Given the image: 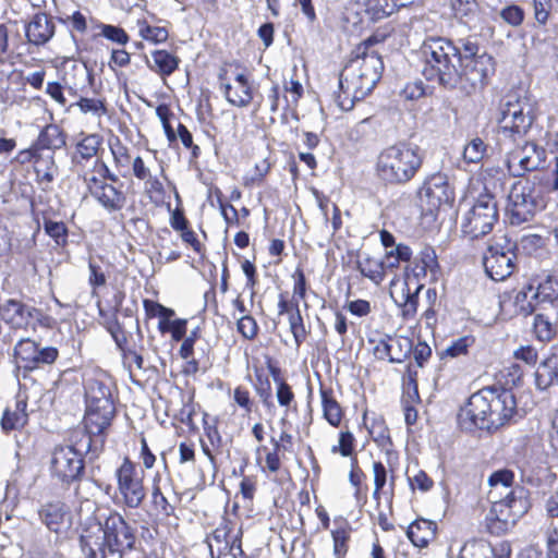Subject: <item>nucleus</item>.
<instances>
[{"instance_id": "nucleus-1", "label": "nucleus", "mask_w": 558, "mask_h": 558, "mask_svg": "<svg viewBox=\"0 0 558 558\" xmlns=\"http://www.w3.org/2000/svg\"><path fill=\"white\" fill-rule=\"evenodd\" d=\"M460 44L457 47L442 37L425 39L420 49L422 74L427 81L446 88L472 94L483 88L494 74L495 62L490 54L480 53L475 41L468 38Z\"/></svg>"}, {"instance_id": "nucleus-2", "label": "nucleus", "mask_w": 558, "mask_h": 558, "mask_svg": "<svg viewBox=\"0 0 558 558\" xmlns=\"http://www.w3.org/2000/svg\"><path fill=\"white\" fill-rule=\"evenodd\" d=\"M535 108L536 102L525 93H509L500 104L499 134L504 141L517 144V147L508 151L506 159L508 170L513 177L536 170L545 161V149L534 142L519 145L535 120Z\"/></svg>"}, {"instance_id": "nucleus-3", "label": "nucleus", "mask_w": 558, "mask_h": 558, "mask_svg": "<svg viewBox=\"0 0 558 558\" xmlns=\"http://www.w3.org/2000/svg\"><path fill=\"white\" fill-rule=\"evenodd\" d=\"M135 529L118 511L83 529L80 546L85 558H122L133 549Z\"/></svg>"}, {"instance_id": "nucleus-4", "label": "nucleus", "mask_w": 558, "mask_h": 558, "mask_svg": "<svg viewBox=\"0 0 558 558\" xmlns=\"http://www.w3.org/2000/svg\"><path fill=\"white\" fill-rule=\"evenodd\" d=\"M517 402L508 389L484 388L473 393L459 413L462 428L498 429L511 420Z\"/></svg>"}, {"instance_id": "nucleus-5", "label": "nucleus", "mask_w": 558, "mask_h": 558, "mask_svg": "<svg viewBox=\"0 0 558 558\" xmlns=\"http://www.w3.org/2000/svg\"><path fill=\"white\" fill-rule=\"evenodd\" d=\"M423 159V153L417 145L405 142L390 145L377 157V177L386 184L408 183L422 167Z\"/></svg>"}, {"instance_id": "nucleus-6", "label": "nucleus", "mask_w": 558, "mask_h": 558, "mask_svg": "<svg viewBox=\"0 0 558 558\" xmlns=\"http://www.w3.org/2000/svg\"><path fill=\"white\" fill-rule=\"evenodd\" d=\"M85 430L89 435L102 434L111 424L116 409L110 379L104 374L85 379Z\"/></svg>"}, {"instance_id": "nucleus-7", "label": "nucleus", "mask_w": 558, "mask_h": 558, "mask_svg": "<svg viewBox=\"0 0 558 558\" xmlns=\"http://www.w3.org/2000/svg\"><path fill=\"white\" fill-rule=\"evenodd\" d=\"M492 508L486 517L487 529L493 534H504L515 525L530 509L526 490L517 486L505 497L492 499Z\"/></svg>"}, {"instance_id": "nucleus-8", "label": "nucleus", "mask_w": 558, "mask_h": 558, "mask_svg": "<svg viewBox=\"0 0 558 558\" xmlns=\"http://www.w3.org/2000/svg\"><path fill=\"white\" fill-rule=\"evenodd\" d=\"M92 436L87 432H75L72 439H80L75 440L74 445L54 448L50 463L53 476L65 483L81 477L84 471L83 456L90 450Z\"/></svg>"}, {"instance_id": "nucleus-9", "label": "nucleus", "mask_w": 558, "mask_h": 558, "mask_svg": "<svg viewBox=\"0 0 558 558\" xmlns=\"http://www.w3.org/2000/svg\"><path fill=\"white\" fill-rule=\"evenodd\" d=\"M544 207L542 190L529 180L515 182L508 195V213L511 225L530 221Z\"/></svg>"}, {"instance_id": "nucleus-10", "label": "nucleus", "mask_w": 558, "mask_h": 558, "mask_svg": "<svg viewBox=\"0 0 558 558\" xmlns=\"http://www.w3.org/2000/svg\"><path fill=\"white\" fill-rule=\"evenodd\" d=\"M498 220L497 202L492 194H481L463 215L461 230L471 239L489 233Z\"/></svg>"}, {"instance_id": "nucleus-11", "label": "nucleus", "mask_w": 558, "mask_h": 558, "mask_svg": "<svg viewBox=\"0 0 558 558\" xmlns=\"http://www.w3.org/2000/svg\"><path fill=\"white\" fill-rule=\"evenodd\" d=\"M114 476L120 502L130 509L138 508L146 497L144 471L125 457L121 465L116 470Z\"/></svg>"}, {"instance_id": "nucleus-12", "label": "nucleus", "mask_w": 558, "mask_h": 558, "mask_svg": "<svg viewBox=\"0 0 558 558\" xmlns=\"http://www.w3.org/2000/svg\"><path fill=\"white\" fill-rule=\"evenodd\" d=\"M384 36L373 35L361 43L352 52V58L348 61L353 66V71L364 73L366 84H377L384 71V62L376 45L381 44Z\"/></svg>"}, {"instance_id": "nucleus-13", "label": "nucleus", "mask_w": 558, "mask_h": 558, "mask_svg": "<svg viewBox=\"0 0 558 558\" xmlns=\"http://www.w3.org/2000/svg\"><path fill=\"white\" fill-rule=\"evenodd\" d=\"M0 317L14 329H34L36 325L51 327L53 322L40 310L15 300H9L0 306Z\"/></svg>"}, {"instance_id": "nucleus-14", "label": "nucleus", "mask_w": 558, "mask_h": 558, "mask_svg": "<svg viewBox=\"0 0 558 558\" xmlns=\"http://www.w3.org/2000/svg\"><path fill=\"white\" fill-rule=\"evenodd\" d=\"M364 73L353 71V66L347 63L339 75V93L336 96L338 106L345 111L354 107L356 100L366 97L376 84H366Z\"/></svg>"}, {"instance_id": "nucleus-15", "label": "nucleus", "mask_w": 558, "mask_h": 558, "mask_svg": "<svg viewBox=\"0 0 558 558\" xmlns=\"http://www.w3.org/2000/svg\"><path fill=\"white\" fill-rule=\"evenodd\" d=\"M513 246L505 236L488 246L483 264L486 274L493 280L502 281L513 272L515 258Z\"/></svg>"}, {"instance_id": "nucleus-16", "label": "nucleus", "mask_w": 558, "mask_h": 558, "mask_svg": "<svg viewBox=\"0 0 558 558\" xmlns=\"http://www.w3.org/2000/svg\"><path fill=\"white\" fill-rule=\"evenodd\" d=\"M14 356L24 368L34 369L40 364H51L58 357V350L53 347L39 348L31 339L20 340L14 348Z\"/></svg>"}, {"instance_id": "nucleus-17", "label": "nucleus", "mask_w": 558, "mask_h": 558, "mask_svg": "<svg viewBox=\"0 0 558 558\" xmlns=\"http://www.w3.org/2000/svg\"><path fill=\"white\" fill-rule=\"evenodd\" d=\"M220 88L229 104L246 107L253 99V85L245 72H235L229 77L220 76Z\"/></svg>"}, {"instance_id": "nucleus-18", "label": "nucleus", "mask_w": 558, "mask_h": 558, "mask_svg": "<svg viewBox=\"0 0 558 558\" xmlns=\"http://www.w3.org/2000/svg\"><path fill=\"white\" fill-rule=\"evenodd\" d=\"M538 303L539 300L535 292V287L533 284H526L519 291L514 292L513 295L508 294L501 296L499 305L505 315L527 316L535 311Z\"/></svg>"}, {"instance_id": "nucleus-19", "label": "nucleus", "mask_w": 558, "mask_h": 558, "mask_svg": "<svg viewBox=\"0 0 558 558\" xmlns=\"http://www.w3.org/2000/svg\"><path fill=\"white\" fill-rule=\"evenodd\" d=\"M420 195L422 199H426L430 209L448 204L454 197L453 187L449 183L448 177L444 173L430 175L421 189Z\"/></svg>"}, {"instance_id": "nucleus-20", "label": "nucleus", "mask_w": 558, "mask_h": 558, "mask_svg": "<svg viewBox=\"0 0 558 558\" xmlns=\"http://www.w3.org/2000/svg\"><path fill=\"white\" fill-rule=\"evenodd\" d=\"M413 342L404 336H386L374 348L379 360L387 359L390 363H402L412 352Z\"/></svg>"}, {"instance_id": "nucleus-21", "label": "nucleus", "mask_w": 558, "mask_h": 558, "mask_svg": "<svg viewBox=\"0 0 558 558\" xmlns=\"http://www.w3.org/2000/svg\"><path fill=\"white\" fill-rule=\"evenodd\" d=\"M54 32V23L46 13L35 14L25 27L28 43L35 46L48 43L53 37Z\"/></svg>"}, {"instance_id": "nucleus-22", "label": "nucleus", "mask_w": 558, "mask_h": 558, "mask_svg": "<svg viewBox=\"0 0 558 558\" xmlns=\"http://www.w3.org/2000/svg\"><path fill=\"white\" fill-rule=\"evenodd\" d=\"M83 171V180L87 186L90 195L98 189L105 181L116 183L119 181L118 175L112 173L108 166L99 158L93 160V168L90 170Z\"/></svg>"}, {"instance_id": "nucleus-23", "label": "nucleus", "mask_w": 558, "mask_h": 558, "mask_svg": "<svg viewBox=\"0 0 558 558\" xmlns=\"http://www.w3.org/2000/svg\"><path fill=\"white\" fill-rule=\"evenodd\" d=\"M436 531L435 522L420 519L408 526L407 536L415 547L425 548L435 538Z\"/></svg>"}, {"instance_id": "nucleus-24", "label": "nucleus", "mask_w": 558, "mask_h": 558, "mask_svg": "<svg viewBox=\"0 0 558 558\" xmlns=\"http://www.w3.org/2000/svg\"><path fill=\"white\" fill-rule=\"evenodd\" d=\"M92 196L108 211L121 210L126 202L124 193L106 181Z\"/></svg>"}, {"instance_id": "nucleus-25", "label": "nucleus", "mask_w": 558, "mask_h": 558, "mask_svg": "<svg viewBox=\"0 0 558 558\" xmlns=\"http://www.w3.org/2000/svg\"><path fill=\"white\" fill-rule=\"evenodd\" d=\"M453 16L470 29L480 21V5L476 0H450Z\"/></svg>"}, {"instance_id": "nucleus-26", "label": "nucleus", "mask_w": 558, "mask_h": 558, "mask_svg": "<svg viewBox=\"0 0 558 558\" xmlns=\"http://www.w3.org/2000/svg\"><path fill=\"white\" fill-rule=\"evenodd\" d=\"M101 143L102 138L98 134L86 135L77 143L76 151L73 156V162L78 170H83L85 168V162H88L96 157Z\"/></svg>"}, {"instance_id": "nucleus-27", "label": "nucleus", "mask_w": 558, "mask_h": 558, "mask_svg": "<svg viewBox=\"0 0 558 558\" xmlns=\"http://www.w3.org/2000/svg\"><path fill=\"white\" fill-rule=\"evenodd\" d=\"M514 482V474L512 471L508 469H501L496 472H494L488 477V485H489V492H488V499H497L502 498L505 495L515 487H512V484Z\"/></svg>"}, {"instance_id": "nucleus-28", "label": "nucleus", "mask_w": 558, "mask_h": 558, "mask_svg": "<svg viewBox=\"0 0 558 558\" xmlns=\"http://www.w3.org/2000/svg\"><path fill=\"white\" fill-rule=\"evenodd\" d=\"M26 408L25 400H17L13 410L7 409L1 420L3 430L10 432L24 427L28 421Z\"/></svg>"}, {"instance_id": "nucleus-29", "label": "nucleus", "mask_w": 558, "mask_h": 558, "mask_svg": "<svg viewBox=\"0 0 558 558\" xmlns=\"http://www.w3.org/2000/svg\"><path fill=\"white\" fill-rule=\"evenodd\" d=\"M357 269L363 277L375 284H380L386 276L384 260L368 255L362 256L357 260Z\"/></svg>"}, {"instance_id": "nucleus-30", "label": "nucleus", "mask_w": 558, "mask_h": 558, "mask_svg": "<svg viewBox=\"0 0 558 558\" xmlns=\"http://www.w3.org/2000/svg\"><path fill=\"white\" fill-rule=\"evenodd\" d=\"M65 145V135L56 124H49L43 129L37 142V149H60Z\"/></svg>"}, {"instance_id": "nucleus-31", "label": "nucleus", "mask_w": 558, "mask_h": 558, "mask_svg": "<svg viewBox=\"0 0 558 558\" xmlns=\"http://www.w3.org/2000/svg\"><path fill=\"white\" fill-rule=\"evenodd\" d=\"M39 515L49 530L58 532L64 522L65 507L59 501L50 502L43 506Z\"/></svg>"}, {"instance_id": "nucleus-32", "label": "nucleus", "mask_w": 558, "mask_h": 558, "mask_svg": "<svg viewBox=\"0 0 558 558\" xmlns=\"http://www.w3.org/2000/svg\"><path fill=\"white\" fill-rule=\"evenodd\" d=\"M153 64L149 68L162 76L171 75L179 65V59L166 50H155L151 53Z\"/></svg>"}, {"instance_id": "nucleus-33", "label": "nucleus", "mask_w": 558, "mask_h": 558, "mask_svg": "<svg viewBox=\"0 0 558 558\" xmlns=\"http://www.w3.org/2000/svg\"><path fill=\"white\" fill-rule=\"evenodd\" d=\"M546 547V557L539 549L527 547L520 551L517 558H558V525L547 532Z\"/></svg>"}, {"instance_id": "nucleus-34", "label": "nucleus", "mask_w": 558, "mask_h": 558, "mask_svg": "<svg viewBox=\"0 0 558 558\" xmlns=\"http://www.w3.org/2000/svg\"><path fill=\"white\" fill-rule=\"evenodd\" d=\"M322 405L324 417L331 426H339L342 418V410L340 404L332 397V392L320 389Z\"/></svg>"}, {"instance_id": "nucleus-35", "label": "nucleus", "mask_w": 558, "mask_h": 558, "mask_svg": "<svg viewBox=\"0 0 558 558\" xmlns=\"http://www.w3.org/2000/svg\"><path fill=\"white\" fill-rule=\"evenodd\" d=\"M133 174L136 179L145 181L150 190L160 192L162 184L157 177H154L148 166H146L144 159L140 156L134 158L132 163Z\"/></svg>"}, {"instance_id": "nucleus-36", "label": "nucleus", "mask_w": 558, "mask_h": 558, "mask_svg": "<svg viewBox=\"0 0 558 558\" xmlns=\"http://www.w3.org/2000/svg\"><path fill=\"white\" fill-rule=\"evenodd\" d=\"M459 558H494V549L485 541H471L462 546Z\"/></svg>"}, {"instance_id": "nucleus-37", "label": "nucleus", "mask_w": 558, "mask_h": 558, "mask_svg": "<svg viewBox=\"0 0 558 558\" xmlns=\"http://www.w3.org/2000/svg\"><path fill=\"white\" fill-rule=\"evenodd\" d=\"M537 298L542 302H554L558 299V274L548 275L535 287Z\"/></svg>"}, {"instance_id": "nucleus-38", "label": "nucleus", "mask_w": 558, "mask_h": 558, "mask_svg": "<svg viewBox=\"0 0 558 558\" xmlns=\"http://www.w3.org/2000/svg\"><path fill=\"white\" fill-rule=\"evenodd\" d=\"M137 26L140 36L151 44H162L169 37V33L165 27L151 26L145 20H138Z\"/></svg>"}, {"instance_id": "nucleus-39", "label": "nucleus", "mask_w": 558, "mask_h": 558, "mask_svg": "<svg viewBox=\"0 0 558 558\" xmlns=\"http://www.w3.org/2000/svg\"><path fill=\"white\" fill-rule=\"evenodd\" d=\"M288 323L290 331L293 335L295 345L299 348L307 337V330L305 328L300 307L291 311L288 315Z\"/></svg>"}, {"instance_id": "nucleus-40", "label": "nucleus", "mask_w": 558, "mask_h": 558, "mask_svg": "<svg viewBox=\"0 0 558 558\" xmlns=\"http://www.w3.org/2000/svg\"><path fill=\"white\" fill-rule=\"evenodd\" d=\"M412 256V250L404 244H398L390 251L386 252L385 256V271L389 268H396L400 262H409Z\"/></svg>"}, {"instance_id": "nucleus-41", "label": "nucleus", "mask_w": 558, "mask_h": 558, "mask_svg": "<svg viewBox=\"0 0 558 558\" xmlns=\"http://www.w3.org/2000/svg\"><path fill=\"white\" fill-rule=\"evenodd\" d=\"M335 558H344L349 550L350 527L341 526L331 531Z\"/></svg>"}, {"instance_id": "nucleus-42", "label": "nucleus", "mask_w": 558, "mask_h": 558, "mask_svg": "<svg viewBox=\"0 0 558 558\" xmlns=\"http://www.w3.org/2000/svg\"><path fill=\"white\" fill-rule=\"evenodd\" d=\"M229 530L227 525H221L217 527L211 536L209 537V549L211 555H214V547L216 546L218 555H226L231 550V546L228 541Z\"/></svg>"}, {"instance_id": "nucleus-43", "label": "nucleus", "mask_w": 558, "mask_h": 558, "mask_svg": "<svg viewBox=\"0 0 558 558\" xmlns=\"http://www.w3.org/2000/svg\"><path fill=\"white\" fill-rule=\"evenodd\" d=\"M533 331L538 340L548 341L555 335V327L547 316L537 314L533 320Z\"/></svg>"}, {"instance_id": "nucleus-44", "label": "nucleus", "mask_w": 558, "mask_h": 558, "mask_svg": "<svg viewBox=\"0 0 558 558\" xmlns=\"http://www.w3.org/2000/svg\"><path fill=\"white\" fill-rule=\"evenodd\" d=\"M485 143L481 138L475 137L465 145L463 150V159L466 162H480L485 156Z\"/></svg>"}, {"instance_id": "nucleus-45", "label": "nucleus", "mask_w": 558, "mask_h": 558, "mask_svg": "<svg viewBox=\"0 0 558 558\" xmlns=\"http://www.w3.org/2000/svg\"><path fill=\"white\" fill-rule=\"evenodd\" d=\"M373 474H374V492H373V498L379 502L380 495L383 493V489L387 483L388 480V473L386 466L379 462L376 461L373 463Z\"/></svg>"}, {"instance_id": "nucleus-46", "label": "nucleus", "mask_w": 558, "mask_h": 558, "mask_svg": "<svg viewBox=\"0 0 558 558\" xmlns=\"http://www.w3.org/2000/svg\"><path fill=\"white\" fill-rule=\"evenodd\" d=\"M151 502L155 509L163 515L169 517L174 512V507L168 501L161 492L160 486L156 482L154 483L151 490Z\"/></svg>"}, {"instance_id": "nucleus-47", "label": "nucleus", "mask_w": 558, "mask_h": 558, "mask_svg": "<svg viewBox=\"0 0 558 558\" xmlns=\"http://www.w3.org/2000/svg\"><path fill=\"white\" fill-rule=\"evenodd\" d=\"M99 27L100 35L112 43L125 45L129 41V35L119 26L101 24Z\"/></svg>"}, {"instance_id": "nucleus-48", "label": "nucleus", "mask_w": 558, "mask_h": 558, "mask_svg": "<svg viewBox=\"0 0 558 558\" xmlns=\"http://www.w3.org/2000/svg\"><path fill=\"white\" fill-rule=\"evenodd\" d=\"M474 339L472 337H461L448 345L442 352L441 356L458 357L465 355L468 349L473 344Z\"/></svg>"}, {"instance_id": "nucleus-49", "label": "nucleus", "mask_w": 558, "mask_h": 558, "mask_svg": "<svg viewBox=\"0 0 558 558\" xmlns=\"http://www.w3.org/2000/svg\"><path fill=\"white\" fill-rule=\"evenodd\" d=\"M44 228L46 233L51 236L58 245L66 242L68 230L63 222L45 220Z\"/></svg>"}, {"instance_id": "nucleus-50", "label": "nucleus", "mask_w": 558, "mask_h": 558, "mask_svg": "<svg viewBox=\"0 0 558 558\" xmlns=\"http://www.w3.org/2000/svg\"><path fill=\"white\" fill-rule=\"evenodd\" d=\"M238 331L245 338V339H254L258 331V326L256 320L251 315H242L238 318Z\"/></svg>"}, {"instance_id": "nucleus-51", "label": "nucleus", "mask_w": 558, "mask_h": 558, "mask_svg": "<svg viewBox=\"0 0 558 558\" xmlns=\"http://www.w3.org/2000/svg\"><path fill=\"white\" fill-rule=\"evenodd\" d=\"M75 105L83 113H93L100 117L106 112L104 102L96 98L82 97Z\"/></svg>"}, {"instance_id": "nucleus-52", "label": "nucleus", "mask_w": 558, "mask_h": 558, "mask_svg": "<svg viewBox=\"0 0 558 558\" xmlns=\"http://www.w3.org/2000/svg\"><path fill=\"white\" fill-rule=\"evenodd\" d=\"M500 17L511 26H519L524 20V11L519 5L511 4L500 11Z\"/></svg>"}, {"instance_id": "nucleus-53", "label": "nucleus", "mask_w": 558, "mask_h": 558, "mask_svg": "<svg viewBox=\"0 0 558 558\" xmlns=\"http://www.w3.org/2000/svg\"><path fill=\"white\" fill-rule=\"evenodd\" d=\"M277 383L276 397L281 407L289 408L294 401V393L291 387L282 379L275 378Z\"/></svg>"}, {"instance_id": "nucleus-54", "label": "nucleus", "mask_w": 558, "mask_h": 558, "mask_svg": "<svg viewBox=\"0 0 558 558\" xmlns=\"http://www.w3.org/2000/svg\"><path fill=\"white\" fill-rule=\"evenodd\" d=\"M405 288H402L401 301L395 299L396 303L402 306V314L405 317L413 316L416 313L417 296L416 293L411 294L409 291L404 293Z\"/></svg>"}, {"instance_id": "nucleus-55", "label": "nucleus", "mask_w": 558, "mask_h": 558, "mask_svg": "<svg viewBox=\"0 0 558 558\" xmlns=\"http://www.w3.org/2000/svg\"><path fill=\"white\" fill-rule=\"evenodd\" d=\"M421 262L423 264L422 270L426 274L429 271L435 275L438 269V262L435 251L432 247H426L421 252Z\"/></svg>"}, {"instance_id": "nucleus-56", "label": "nucleus", "mask_w": 558, "mask_h": 558, "mask_svg": "<svg viewBox=\"0 0 558 558\" xmlns=\"http://www.w3.org/2000/svg\"><path fill=\"white\" fill-rule=\"evenodd\" d=\"M534 17L539 24H546L551 11V0H533Z\"/></svg>"}, {"instance_id": "nucleus-57", "label": "nucleus", "mask_w": 558, "mask_h": 558, "mask_svg": "<svg viewBox=\"0 0 558 558\" xmlns=\"http://www.w3.org/2000/svg\"><path fill=\"white\" fill-rule=\"evenodd\" d=\"M354 437L350 432H341L339 436V445L333 446L332 452H340L343 457L351 456L353 451Z\"/></svg>"}, {"instance_id": "nucleus-58", "label": "nucleus", "mask_w": 558, "mask_h": 558, "mask_svg": "<svg viewBox=\"0 0 558 558\" xmlns=\"http://www.w3.org/2000/svg\"><path fill=\"white\" fill-rule=\"evenodd\" d=\"M409 482L412 488H418L422 492H428L434 485L433 480L421 470L412 477H409Z\"/></svg>"}, {"instance_id": "nucleus-59", "label": "nucleus", "mask_w": 558, "mask_h": 558, "mask_svg": "<svg viewBox=\"0 0 558 558\" xmlns=\"http://www.w3.org/2000/svg\"><path fill=\"white\" fill-rule=\"evenodd\" d=\"M514 357L532 366L537 362V351L531 345L520 347L514 351Z\"/></svg>"}, {"instance_id": "nucleus-60", "label": "nucleus", "mask_w": 558, "mask_h": 558, "mask_svg": "<svg viewBox=\"0 0 558 558\" xmlns=\"http://www.w3.org/2000/svg\"><path fill=\"white\" fill-rule=\"evenodd\" d=\"M373 9L384 16L391 15L400 5L397 0H372Z\"/></svg>"}, {"instance_id": "nucleus-61", "label": "nucleus", "mask_w": 558, "mask_h": 558, "mask_svg": "<svg viewBox=\"0 0 558 558\" xmlns=\"http://www.w3.org/2000/svg\"><path fill=\"white\" fill-rule=\"evenodd\" d=\"M271 441L274 442L275 448H274V451L268 452L266 454L265 462H266V468L271 473H276L280 469V465H281L279 456H278V450L280 449V444L278 441H276L275 438H271Z\"/></svg>"}, {"instance_id": "nucleus-62", "label": "nucleus", "mask_w": 558, "mask_h": 558, "mask_svg": "<svg viewBox=\"0 0 558 558\" xmlns=\"http://www.w3.org/2000/svg\"><path fill=\"white\" fill-rule=\"evenodd\" d=\"M233 399L238 405L243 408L246 412L252 411L253 402L250 398V392L243 387L234 389Z\"/></svg>"}, {"instance_id": "nucleus-63", "label": "nucleus", "mask_w": 558, "mask_h": 558, "mask_svg": "<svg viewBox=\"0 0 558 558\" xmlns=\"http://www.w3.org/2000/svg\"><path fill=\"white\" fill-rule=\"evenodd\" d=\"M348 310L351 314L363 317L371 312V304L366 300H354L348 303Z\"/></svg>"}, {"instance_id": "nucleus-64", "label": "nucleus", "mask_w": 558, "mask_h": 558, "mask_svg": "<svg viewBox=\"0 0 558 558\" xmlns=\"http://www.w3.org/2000/svg\"><path fill=\"white\" fill-rule=\"evenodd\" d=\"M167 330L172 335L173 340H181L186 332V320L184 319H174L166 325Z\"/></svg>"}]
</instances>
